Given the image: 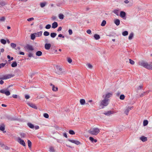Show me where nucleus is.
<instances>
[{"label":"nucleus","mask_w":152,"mask_h":152,"mask_svg":"<svg viewBox=\"0 0 152 152\" xmlns=\"http://www.w3.org/2000/svg\"><path fill=\"white\" fill-rule=\"evenodd\" d=\"M129 2V1L128 0H125L124 1V2L126 4H128Z\"/></svg>","instance_id":"nucleus-64"},{"label":"nucleus","mask_w":152,"mask_h":152,"mask_svg":"<svg viewBox=\"0 0 152 152\" xmlns=\"http://www.w3.org/2000/svg\"><path fill=\"white\" fill-rule=\"evenodd\" d=\"M114 113V112L113 111H109L107 112L106 113H104V114L105 115L109 116Z\"/></svg>","instance_id":"nucleus-12"},{"label":"nucleus","mask_w":152,"mask_h":152,"mask_svg":"<svg viewBox=\"0 0 152 152\" xmlns=\"http://www.w3.org/2000/svg\"><path fill=\"white\" fill-rule=\"evenodd\" d=\"M43 34L45 36H47L49 35L50 33L48 31H45L44 32Z\"/></svg>","instance_id":"nucleus-41"},{"label":"nucleus","mask_w":152,"mask_h":152,"mask_svg":"<svg viewBox=\"0 0 152 152\" xmlns=\"http://www.w3.org/2000/svg\"><path fill=\"white\" fill-rule=\"evenodd\" d=\"M51 25L50 24H48L45 26V28L47 29H49L51 27Z\"/></svg>","instance_id":"nucleus-49"},{"label":"nucleus","mask_w":152,"mask_h":152,"mask_svg":"<svg viewBox=\"0 0 152 152\" xmlns=\"http://www.w3.org/2000/svg\"><path fill=\"white\" fill-rule=\"evenodd\" d=\"M122 34L124 36H126L128 35V33L127 31H125L123 32Z\"/></svg>","instance_id":"nucleus-39"},{"label":"nucleus","mask_w":152,"mask_h":152,"mask_svg":"<svg viewBox=\"0 0 152 152\" xmlns=\"http://www.w3.org/2000/svg\"><path fill=\"white\" fill-rule=\"evenodd\" d=\"M56 35H57V34L55 33H54V32L51 33H50V34L51 37L53 38H54L55 37H56Z\"/></svg>","instance_id":"nucleus-28"},{"label":"nucleus","mask_w":152,"mask_h":152,"mask_svg":"<svg viewBox=\"0 0 152 152\" xmlns=\"http://www.w3.org/2000/svg\"><path fill=\"white\" fill-rule=\"evenodd\" d=\"M58 37H62L63 38H64V36L61 34H59L58 35Z\"/></svg>","instance_id":"nucleus-59"},{"label":"nucleus","mask_w":152,"mask_h":152,"mask_svg":"<svg viewBox=\"0 0 152 152\" xmlns=\"http://www.w3.org/2000/svg\"><path fill=\"white\" fill-rule=\"evenodd\" d=\"M119 10H115L113 11V12L115 14L117 15H119Z\"/></svg>","instance_id":"nucleus-26"},{"label":"nucleus","mask_w":152,"mask_h":152,"mask_svg":"<svg viewBox=\"0 0 152 152\" xmlns=\"http://www.w3.org/2000/svg\"><path fill=\"white\" fill-rule=\"evenodd\" d=\"M126 13L125 12L121 11L120 13V16L122 18H124L126 16Z\"/></svg>","instance_id":"nucleus-14"},{"label":"nucleus","mask_w":152,"mask_h":152,"mask_svg":"<svg viewBox=\"0 0 152 152\" xmlns=\"http://www.w3.org/2000/svg\"><path fill=\"white\" fill-rule=\"evenodd\" d=\"M5 129V126L4 124H2L0 126V130L2 131H4Z\"/></svg>","instance_id":"nucleus-33"},{"label":"nucleus","mask_w":152,"mask_h":152,"mask_svg":"<svg viewBox=\"0 0 152 152\" xmlns=\"http://www.w3.org/2000/svg\"><path fill=\"white\" fill-rule=\"evenodd\" d=\"M5 20V18L4 17H2L0 18V21H4Z\"/></svg>","instance_id":"nucleus-44"},{"label":"nucleus","mask_w":152,"mask_h":152,"mask_svg":"<svg viewBox=\"0 0 152 152\" xmlns=\"http://www.w3.org/2000/svg\"><path fill=\"white\" fill-rule=\"evenodd\" d=\"M59 18L61 19H63L64 18V15L63 14H60L58 15Z\"/></svg>","instance_id":"nucleus-37"},{"label":"nucleus","mask_w":152,"mask_h":152,"mask_svg":"<svg viewBox=\"0 0 152 152\" xmlns=\"http://www.w3.org/2000/svg\"><path fill=\"white\" fill-rule=\"evenodd\" d=\"M114 23L117 26L119 25L120 23V20L118 19H115L114 21Z\"/></svg>","instance_id":"nucleus-18"},{"label":"nucleus","mask_w":152,"mask_h":152,"mask_svg":"<svg viewBox=\"0 0 152 152\" xmlns=\"http://www.w3.org/2000/svg\"><path fill=\"white\" fill-rule=\"evenodd\" d=\"M13 75H3L1 77V80H6L13 77Z\"/></svg>","instance_id":"nucleus-4"},{"label":"nucleus","mask_w":152,"mask_h":152,"mask_svg":"<svg viewBox=\"0 0 152 152\" xmlns=\"http://www.w3.org/2000/svg\"><path fill=\"white\" fill-rule=\"evenodd\" d=\"M129 63L130 64L132 65H133L134 64V62L133 60H131V59H129Z\"/></svg>","instance_id":"nucleus-48"},{"label":"nucleus","mask_w":152,"mask_h":152,"mask_svg":"<svg viewBox=\"0 0 152 152\" xmlns=\"http://www.w3.org/2000/svg\"><path fill=\"white\" fill-rule=\"evenodd\" d=\"M26 48L27 49L29 50L33 51L34 50L32 46L28 44L26 45Z\"/></svg>","instance_id":"nucleus-10"},{"label":"nucleus","mask_w":152,"mask_h":152,"mask_svg":"<svg viewBox=\"0 0 152 152\" xmlns=\"http://www.w3.org/2000/svg\"><path fill=\"white\" fill-rule=\"evenodd\" d=\"M28 104L31 107L34 108L35 109H37V107L34 104L32 103H29Z\"/></svg>","instance_id":"nucleus-15"},{"label":"nucleus","mask_w":152,"mask_h":152,"mask_svg":"<svg viewBox=\"0 0 152 152\" xmlns=\"http://www.w3.org/2000/svg\"><path fill=\"white\" fill-rule=\"evenodd\" d=\"M51 47V45L50 43H46L45 45V48L46 50H49Z\"/></svg>","instance_id":"nucleus-13"},{"label":"nucleus","mask_w":152,"mask_h":152,"mask_svg":"<svg viewBox=\"0 0 152 152\" xmlns=\"http://www.w3.org/2000/svg\"><path fill=\"white\" fill-rule=\"evenodd\" d=\"M143 86L142 85H140L138 88L137 89L138 90L141 89L142 87Z\"/></svg>","instance_id":"nucleus-60"},{"label":"nucleus","mask_w":152,"mask_h":152,"mask_svg":"<svg viewBox=\"0 0 152 152\" xmlns=\"http://www.w3.org/2000/svg\"><path fill=\"white\" fill-rule=\"evenodd\" d=\"M99 130L98 128H93L89 129L88 132L92 135H96L99 133Z\"/></svg>","instance_id":"nucleus-2"},{"label":"nucleus","mask_w":152,"mask_h":152,"mask_svg":"<svg viewBox=\"0 0 152 152\" xmlns=\"http://www.w3.org/2000/svg\"><path fill=\"white\" fill-rule=\"evenodd\" d=\"M34 34L35 35L36 37H40L42 35V31H40L37 33H34Z\"/></svg>","instance_id":"nucleus-19"},{"label":"nucleus","mask_w":152,"mask_h":152,"mask_svg":"<svg viewBox=\"0 0 152 152\" xmlns=\"http://www.w3.org/2000/svg\"><path fill=\"white\" fill-rule=\"evenodd\" d=\"M42 53L40 51H37L36 53V55L37 56H40L42 55Z\"/></svg>","instance_id":"nucleus-31"},{"label":"nucleus","mask_w":152,"mask_h":152,"mask_svg":"<svg viewBox=\"0 0 152 152\" xmlns=\"http://www.w3.org/2000/svg\"><path fill=\"white\" fill-rule=\"evenodd\" d=\"M43 116L44 117L46 118H49V115L48 114L45 113L43 114Z\"/></svg>","instance_id":"nucleus-47"},{"label":"nucleus","mask_w":152,"mask_h":152,"mask_svg":"<svg viewBox=\"0 0 152 152\" xmlns=\"http://www.w3.org/2000/svg\"><path fill=\"white\" fill-rule=\"evenodd\" d=\"M139 65L143 66L149 69L152 70V65L149 64L148 63L143 61H142L138 63Z\"/></svg>","instance_id":"nucleus-1"},{"label":"nucleus","mask_w":152,"mask_h":152,"mask_svg":"<svg viewBox=\"0 0 152 152\" xmlns=\"http://www.w3.org/2000/svg\"><path fill=\"white\" fill-rule=\"evenodd\" d=\"M87 32L88 34H90L91 33V31L90 30L88 29L87 30Z\"/></svg>","instance_id":"nucleus-61"},{"label":"nucleus","mask_w":152,"mask_h":152,"mask_svg":"<svg viewBox=\"0 0 152 152\" xmlns=\"http://www.w3.org/2000/svg\"><path fill=\"white\" fill-rule=\"evenodd\" d=\"M20 135L21 137H24L26 136V134L24 133H21L20 134Z\"/></svg>","instance_id":"nucleus-52"},{"label":"nucleus","mask_w":152,"mask_h":152,"mask_svg":"<svg viewBox=\"0 0 152 152\" xmlns=\"http://www.w3.org/2000/svg\"><path fill=\"white\" fill-rule=\"evenodd\" d=\"M80 103L81 105H84L85 103V101L84 99H81L80 100Z\"/></svg>","instance_id":"nucleus-34"},{"label":"nucleus","mask_w":152,"mask_h":152,"mask_svg":"<svg viewBox=\"0 0 152 152\" xmlns=\"http://www.w3.org/2000/svg\"><path fill=\"white\" fill-rule=\"evenodd\" d=\"M50 85L51 86H52V90L53 91H57L58 90V88L57 87H56L55 86L53 85L52 84H50Z\"/></svg>","instance_id":"nucleus-20"},{"label":"nucleus","mask_w":152,"mask_h":152,"mask_svg":"<svg viewBox=\"0 0 152 152\" xmlns=\"http://www.w3.org/2000/svg\"><path fill=\"white\" fill-rule=\"evenodd\" d=\"M125 98V96L124 94L121 95L120 97V99L123 100Z\"/></svg>","instance_id":"nucleus-45"},{"label":"nucleus","mask_w":152,"mask_h":152,"mask_svg":"<svg viewBox=\"0 0 152 152\" xmlns=\"http://www.w3.org/2000/svg\"><path fill=\"white\" fill-rule=\"evenodd\" d=\"M56 68L57 70L56 71V73L59 75H61L62 73V68L57 66H56Z\"/></svg>","instance_id":"nucleus-5"},{"label":"nucleus","mask_w":152,"mask_h":152,"mask_svg":"<svg viewBox=\"0 0 152 152\" xmlns=\"http://www.w3.org/2000/svg\"><path fill=\"white\" fill-rule=\"evenodd\" d=\"M133 107H127L124 111V113L126 115H128L129 111L133 108Z\"/></svg>","instance_id":"nucleus-11"},{"label":"nucleus","mask_w":152,"mask_h":152,"mask_svg":"<svg viewBox=\"0 0 152 152\" xmlns=\"http://www.w3.org/2000/svg\"><path fill=\"white\" fill-rule=\"evenodd\" d=\"M49 151L51 152H54L55 150L53 147L51 146L49 148Z\"/></svg>","instance_id":"nucleus-40"},{"label":"nucleus","mask_w":152,"mask_h":152,"mask_svg":"<svg viewBox=\"0 0 152 152\" xmlns=\"http://www.w3.org/2000/svg\"><path fill=\"white\" fill-rule=\"evenodd\" d=\"M0 42L1 43L4 45L6 43V40L3 39H1Z\"/></svg>","instance_id":"nucleus-38"},{"label":"nucleus","mask_w":152,"mask_h":152,"mask_svg":"<svg viewBox=\"0 0 152 152\" xmlns=\"http://www.w3.org/2000/svg\"><path fill=\"white\" fill-rule=\"evenodd\" d=\"M140 140L143 142H145L147 140V138L144 136H142L140 137Z\"/></svg>","instance_id":"nucleus-17"},{"label":"nucleus","mask_w":152,"mask_h":152,"mask_svg":"<svg viewBox=\"0 0 152 152\" xmlns=\"http://www.w3.org/2000/svg\"><path fill=\"white\" fill-rule=\"evenodd\" d=\"M67 61L69 63H71L72 62V60L71 58H68L67 59Z\"/></svg>","instance_id":"nucleus-54"},{"label":"nucleus","mask_w":152,"mask_h":152,"mask_svg":"<svg viewBox=\"0 0 152 152\" xmlns=\"http://www.w3.org/2000/svg\"><path fill=\"white\" fill-rule=\"evenodd\" d=\"M34 20V18H28V19H27V20L28 21H30L31 20Z\"/></svg>","instance_id":"nucleus-53"},{"label":"nucleus","mask_w":152,"mask_h":152,"mask_svg":"<svg viewBox=\"0 0 152 152\" xmlns=\"http://www.w3.org/2000/svg\"><path fill=\"white\" fill-rule=\"evenodd\" d=\"M46 4H47V2L45 1L44 2H43L41 3L40 4V7H41L43 8V7H44L46 5Z\"/></svg>","instance_id":"nucleus-23"},{"label":"nucleus","mask_w":152,"mask_h":152,"mask_svg":"<svg viewBox=\"0 0 152 152\" xmlns=\"http://www.w3.org/2000/svg\"><path fill=\"white\" fill-rule=\"evenodd\" d=\"M10 45L11 47L13 48H15L16 46V44L13 43H11L10 44Z\"/></svg>","instance_id":"nucleus-43"},{"label":"nucleus","mask_w":152,"mask_h":152,"mask_svg":"<svg viewBox=\"0 0 152 152\" xmlns=\"http://www.w3.org/2000/svg\"><path fill=\"white\" fill-rule=\"evenodd\" d=\"M17 65V64L16 61H14L11 64V66L12 67H16Z\"/></svg>","instance_id":"nucleus-24"},{"label":"nucleus","mask_w":152,"mask_h":152,"mask_svg":"<svg viewBox=\"0 0 152 152\" xmlns=\"http://www.w3.org/2000/svg\"><path fill=\"white\" fill-rule=\"evenodd\" d=\"M18 142L21 145H23V146H26V143L24 141L21 139L20 137L18 138Z\"/></svg>","instance_id":"nucleus-7"},{"label":"nucleus","mask_w":152,"mask_h":152,"mask_svg":"<svg viewBox=\"0 0 152 152\" xmlns=\"http://www.w3.org/2000/svg\"><path fill=\"white\" fill-rule=\"evenodd\" d=\"M6 65V63H1L0 64V68L4 67Z\"/></svg>","instance_id":"nucleus-46"},{"label":"nucleus","mask_w":152,"mask_h":152,"mask_svg":"<svg viewBox=\"0 0 152 152\" xmlns=\"http://www.w3.org/2000/svg\"><path fill=\"white\" fill-rule=\"evenodd\" d=\"M89 139L92 142H97V140L96 139H94L93 137H89Z\"/></svg>","instance_id":"nucleus-21"},{"label":"nucleus","mask_w":152,"mask_h":152,"mask_svg":"<svg viewBox=\"0 0 152 152\" xmlns=\"http://www.w3.org/2000/svg\"><path fill=\"white\" fill-rule=\"evenodd\" d=\"M68 140L69 141L72 143H75L77 145H79L80 144V142L79 141H77V140H71L70 139H68Z\"/></svg>","instance_id":"nucleus-9"},{"label":"nucleus","mask_w":152,"mask_h":152,"mask_svg":"<svg viewBox=\"0 0 152 152\" xmlns=\"http://www.w3.org/2000/svg\"><path fill=\"white\" fill-rule=\"evenodd\" d=\"M28 56L29 57H31L33 56V54L31 53H29L28 55Z\"/></svg>","instance_id":"nucleus-58"},{"label":"nucleus","mask_w":152,"mask_h":152,"mask_svg":"<svg viewBox=\"0 0 152 152\" xmlns=\"http://www.w3.org/2000/svg\"><path fill=\"white\" fill-rule=\"evenodd\" d=\"M87 65L88 67L91 69L93 67L90 64H87Z\"/></svg>","instance_id":"nucleus-51"},{"label":"nucleus","mask_w":152,"mask_h":152,"mask_svg":"<svg viewBox=\"0 0 152 152\" xmlns=\"http://www.w3.org/2000/svg\"><path fill=\"white\" fill-rule=\"evenodd\" d=\"M28 147L30 148H31L32 143L31 142L30 140H28Z\"/></svg>","instance_id":"nucleus-36"},{"label":"nucleus","mask_w":152,"mask_h":152,"mask_svg":"<svg viewBox=\"0 0 152 152\" xmlns=\"http://www.w3.org/2000/svg\"><path fill=\"white\" fill-rule=\"evenodd\" d=\"M109 102V99H104L101 101L100 105L102 106V108H104V106H106L108 104Z\"/></svg>","instance_id":"nucleus-3"},{"label":"nucleus","mask_w":152,"mask_h":152,"mask_svg":"<svg viewBox=\"0 0 152 152\" xmlns=\"http://www.w3.org/2000/svg\"><path fill=\"white\" fill-rule=\"evenodd\" d=\"M58 26V24L57 22H54L52 24V28H55Z\"/></svg>","instance_id":"nucleus-16"},{"label":"nucleus","mask_w":152,"mask_h":152,"mask_svg":"<svg viewBox=\"0 0 152 152\" xmlns=\"http://www.w3.org/2000/svg\"><path fill=\"white\" fill-rule=\"evenodd\" d=\"M25 98L26 99H28L30 98V96L28 95H26L25 96Z\"/></svg>","instance_id":"nucleus-56"},{"label":"nucleus","mask_w":152,"mask_h":152,"mask_svg":"<svg viewBox=\"0 0 152 152\" xmlns=\"http://www.w3.org/2000/svg\"><path fill=\"white\" fill-rule=\"evenodd\" d=\"M36 37L34 33L32 34L31 35V39L32 40H34L35 39Z\"/></svg>","instance_id":"nucleus-30"},{"label":"nucleus","mask_w":152,"mask_h":152,"mask_svg":"<svg viewBox=\"0 0 152 152\" xmlns=\"http://www.w3.org/2000/svg\"><path fill=\"white\" fill-rule=\"evenodd\" d=\"M61 29H62V28L61 27H58V30H57V31H61Z\"/></svg>","instance_id":"nucleus-62"},{"label":"nucleus","mask_w":152,"mask_h":152,"mask_svg":"<svg viewBox=\"0 0 152 152\" xmlns=\"http://www.w3.org/2000/svg\"><path fill=\"white\" fill-rule=\"evenodd\" d=\"M106 21L105 20H103L102 23L101 24V25L102 26H105V24H106Z\"/></svg>","instance_id":"nucleus-42"},{"label":"nucleus","mask_w":152,"mask_h":152,"mask_svg":"<svg viewBox=\"0 0 152 152\" xmlns=\"http://www.w3.org/2000/svg\"><path fill=\"white\" fill-rule=\"evenodd\" d=\"M63 136L66 138H67V134L66 133H63Z\"/></svg>","instance_id":"nucleus-63"},{"label":"nucleus","mask_w":152,"mask_h":152,"mask_svg":"<svg viewBox=\"0 0 152 152\" xmlns=\"http://www.w3.org/2000/svg\"><path fill=\"white\" fill-rule=\"evenodd\" d=\"M148 121L147 120H144L143 122V125L145 126L148 125Z\"/></svg>","instance_id":"nucleus-35"},{"label":"nucleus","mask_w":152,"mask_h":152,"mask_svg":"<svg viewBox=\"0 0 152 152\" xmlns=\"http://www.w3.org/2000/svg\"><path fill=\"white\" fill-rule=\"evenodd\" d=\"M0 93L5 94L7 96H8L10 95V93L9 91H7V90L2 89L0 90Z\"/></svg>","instance_id":"nucleus-8"},{"label":"nucleus","mask_w":152,"mask_h":152,"mask_svg":"<svg viewBox=\"0 0 152 152\" xmlns=\"http://www.w3.org/2000/svg\"><path fill=\"white\" fill-rule=\"evenodd\" d=\"M69 133L71 134H75V132L72 130H70L69 131Z\"/></svg>","instance_id":"nucleus-50"},{"label":"nucleus","mask_w":152,"mask_h":152,"mask_svg":"<svg viewBox=\"0 0 152 152\" xmlns=\"http://www.w3.org/2000/svg\"><path fill=\"white\" fill-rule=\"evenodd\" d=\"M28 126L31 128L33 129L34 128V126L31 123H28L27 124Z\"/></svg>","instance_id":"nucleus-29"},{"label":"nucleus","mask_w":152,"mask_h":152,"mask_svg":"<svg viewBox=\"0 0 152 152\" xmlns=\"http://www.w3.org/2000/svg\"><path fill=\"white\" fill-rule=\"evenodd\" d=\"M134 36V33L133 32H132L131 33L129 36V40H131Z\"/></svg>","instance_id":"nucleus-25"},{"label":"nucleus","mask_w":152,"mask_h":152,"mask_svg":"<svg viewBox=\"0 0 152 152\" xmlns=\"http://www.w3.org/2000/svg\"><path fill=\"white\" fill-rule=\"evenodd\" d=\"M150 90H148V91H146L142 93L140 95V97H143L145 95V94H147L148 93H149V92H150Z\"/></svg>","instance_id":"nucleus-22"},{"label":"nucleus","mask_w":152,"mask_h":152,"mask_svg":"<svg viewBox=\"0 0 152 152\" xmlns=\"http://www.w3.org/2000/svg\"><path fill=\"white\" fill-rule=\"evenodd\" d=\"M69 34V35H71L72 34V31L71 29H69L68 31Z\"/></svg>","instance_id":"nucleus-55"},{"label":"nucleus","mask_w":152,"mask_h":152,"mask_svg":"<svg viewBox=\"0 0 152 152\" xmlns=\"http://www.w3.org/2000/svg\"><path fill=\"white\" fill-rule=\"evenodd\" d=\"M6 4V3L4 1H1L0 2V7L3 6Z\"/></svg>","instance_id":"nucleus-32"},{"label":"nucleus","mask_w":152,"mask_h":152,"mask_svg":"<svg viewBox=\"0 0 152 152\" xmlns=\"http://www.w3.org/2000/svg\"><path fill=\"white\" fill-rule=\"evenodd\" d=\"M112 95V93H108L105 94V95H103L102 97L104 99H108Z\"/></svg>","instance_id":"nucleus-6"},{"label":"nucleus","mask_w":152,"mask_h":152,"mask_svg":"<svg viewBox=\"0 0 152 152\" xmlns=\"http://www.w3.org/2000/svg\"><path fill=\"white\" fill-rule=\"evenodd\" d=\"M12 96L14 98H17L18 97V95L16 94H13Z\"/></svg>","instance_id":"nucleus-57"},{"label":"nucleus","mask_w":152,"mask_h":152,"mask_svg":"<svg viewBox=\"0 0 152 152\" xmlns=\"http://www.w3.org/2000/svg\"><path fill=\"white\" fill-rule=\"evenodd\" d=\"M94 37L96 40H98L100 38V36L97 34H95L94 35Z\"/></svg>","instance_id":"nucleus-27"}]
</instances>
